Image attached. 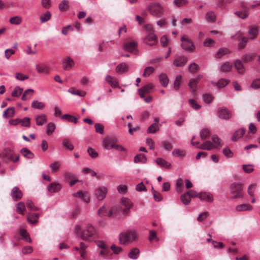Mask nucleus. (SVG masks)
Returning a JSON list of instances; mask_svg holds the SVG:
<instances>
[{
  "label": "nucleus",
  "instance_id": "obj_1",
  "mask_svg": "<svg viewBox=\"0 0 260 260\" xmlns=\"http://www.w3.org/2000/svg\"><path fill=\"white\" fill-rule=\"evenodd\" d=\"M75 231L83 240L88 241H91L94 238L96 233L94 228L90 224L87 225L82 231L80 226L77 225Z\"/></svg>",
  "mask_w": 260,
  "mask_h": 260
},
{
  "label": "nucleus",
  "instance_id": "obj_2",
  "mask_svg": "<svg viewBox=\"0 0 260 260\" xmlns=\"http://www.w3.org/2000/svg\"><path fill=\"white\" fill-rule=\"evenodd\" d=\"M138 238V235L135 231L129 230L121 233L119 239L120 243L126 245L129 243L133 242Z\"/></svg>",
  "mask_w": 260,
  "mask_h": 260
},
{
  "label": "nucleus",
  "instance_id": "obj_3",
  "mask_svg": "<svg viewBox=\"0 0 260 260\" xmlns=\"http://www.w3.org/2000/svg\"><path fill=\"white\" fill-rule=\"evenodd\" d=\"M103 146L106 149H115L119 151H125V148L121 145L116 144L115 142V139L111 137L106 138L103 142Z\"/></svg>",
  "mask_w": 260,
  "mask_h": 260
},
{
  "label": "nucleus",
  "instance_id": "obj_4",
  "mask_svg": "<svg viewBox=\"0 0 260 260\" xmlns=\"http://www.w3.org/2000/svg\"><path fill=\"white\" fill-rule=\"evenodd\" d=\"M147 10L152 15L157 17H160L164 14V8L159 3L150 4Z\"/></svg>",
  "mask_w": 260,
  "mask_h": 260
},
{
  "label": "nucleus",
  "instance_id": "obj_5",
  "mask_svg": "<svg viewBox=\"0 0 260 260\" xmlns=\"http://www.w3.org/2000/svg\"><path fill=\"white\" fill-rule=\"evenodd\" d=\"M19 155L15 154L14 150L10 148H5L3 152V159L4 161L7 160L16 162L18 161Z\"/></svg>",
  "mask_w": 260,
  "mask_h": 260
},
{
  "label": "nucleus",
  "instance_id": "obj_6",
  "mask_svg": "<svg viewBox=\"0 0 260 260\" xmlns=\"http://www.w3.org/2000/svg\"><path fill=\"white\" fill-rule=\"evenodd\" d=\"M242 184L239 183H233L231 185V193L233 194L232 196L233 199L241 198L243 197Z\"/></svg>",
  "mask_w": 260,
  "mask_h": 260
},
{
  "label": "nucleus",
  "instance_id": "obj_7",
  "mask_svg": "<svg viewBox=\"0 0 260 260\" xmlns=\"http://www.w3.org/2000/svg\"><path fill=\"white\" fill-rule=\"evenodd\" d=\"M119 211V208L115 206L108 210L105 206H102L98 211V214L101 217H111L113 214H115Z\"/></svg>",
  "mask_w": 260,
  "mask_h": 260
},
{
  "label": "nucleus",
  "instance_id": "obj_8",
  "mask_svg": "<svg viewBox=\"0 0 260 260\" xmlns=\"http://www.w3.org/2000/svg\"><path fill=\"white\" fill-rule=\"evenodd\" d=\"M96 245L101 248L100 255L105 258H107L109 256L111 255L110 249L103 241H98L96 242Z\"/></svg>",
  "mask_w": 260,
  "mask_h": 260
},
{
  "label": "nucleus",
  "instance_id": "obj_9",
  "mask_svg": "<svg viewBox=\"0 0 260 260\" xmlns=\"http://www.w3.org/2000/svg\"><path fill=\"white\" fill-rule=\"evenodd\" d=\"M181 41L182 42L181 46L185 50L193 51L194 49V46L191 41L188 40L185 36H183Z\"/></svg>",
  "mask_w": 260,
  "mask_h": 260
},
{
  "label": "nucleus",
  "instance_id": "obj_10",
  "mask_svg": "<svg viewBox=\"0 0 260 260\" xmlns=\"http://www.w3.org/2000/svg\"><path fill=\"white\" fill-rule=\"evenodd\" d=\"M107 188L105 186L98 187L94 192L95 196L99 201L103 200L106 196Z\"/></svg>",
  "mask_w": 260,
  "mask_h": 260
},
{
  "label": "nucleus",
  "instance_id": "obj_11",
  "mask_svg": "<svg viewBox=\"0 0 260 260\" xmlns=\"http://www.w3.org/2000/svg\"><path fill=\"white\" fill-rule=\"evenodd\" d=\"M121 205L125 207V209L123 210V213L125 215H127L129 210L132 207L133 203L129 199L126 198H122L121 200Z\"/></svg>",
  "mask_w": 260,
  "mask_h": 260
},
{
  "label": "nucleus",
  "instance_id": "obj_12",
  "mask_svg": "<svg viewBox=\"0 0 260 260\" xmlns=\"http://www.w3.org/2000/svg\"><path fill=\"white\" fill-rule=\"evenodd\" d=\"M218 115L222 119L228 120L231 117V112L225 108H220L218 110Z\"/></svg>",
  "mask_w": 260,
  "mask_h": 260
},
{
  "label": "nucleus",
  "instance_id": "obj_13",
  "mask_svg": "<svg viewBox=\"0 0 260 260\" xmlns=\"http://www.w3.org/2000/svg\"><path fill=\"white\" fill-rule=\"evenodd\" d=\"M144 41L146 44L153 46L157 43V40L155 35L154 33H151L148 34V35L144 38Z\"/></svg>",
  "mask_w": 260,
  "mask_h": 260
},
{
  "label": "nucleus",
  "instance_id": "obj_14",
  "mask_svg": "<svg viewBox=\"0 0 260 260\" xmlns=\"http://www.w3.org/2000/svg\"><path fill=\"white\" fill-rule=\"evenodd\" d=\"M137 48V43L135 41L127 42L123 45L124 49L129 52H134Z\"/></svg>",
  "mask_w": 260,
  "mask_h": 260
},
{
  "label": "nucleus",
  "instance_id": "obj_15",
  "mask_svg": "<svg viewBox=\"0 0 260 260\" xmlns=\"http://www.w3.org/2000/svg\"><path fill=\"white\" fill-rule=\"evenodd\" d=\"M36 69L37 71L40 74H48L50 72L49 66L44 63L37 64Z\"/></svg>",
  "mask_w": 260,
  "mask_h": 260
},
{
  "label": "nucleus",
  "instance_id": "obj_16",
  "mask_svg": "<svg viewBox=\"0 0 260 260\" xmlns=\"http://www.w3.org/2000/svg\"><path fill=\"white\" fill-rule=\"evenodd\" d=\"M235 37L237 40L241 41L238 44V49L241 50L244 48L248 41V39L243 37L242 34L240 32L237 33Z\"/></svg>",
  "mask_w": 260,
  "mask_h": 260
},
{
  "label": "nucleus",
  "instance_id": "obj_17",
  "mask_svg": "<svg viewBox=\"0 0 260 260\" xmlns=\"http://www.w3.org/2000/svg\"><path fill=\"white\" fill-rule=\"evenodd\" d=\"M11 195L15 201L20 200L23 196L22 191L17 187H15L12 189Z\"/></svg>",
  "mask_w": 260,
  "mask_h": 260
},
{
  "label": "nucleus",
  "instance_id": "obj_18",
  "mask_svg": "<svg viewBox=\"0 0 260 260\" xmlns=\"http://www.w3.org/2000/svg\"><path fill=\"white\" fill-rule=\"evenodd\" d=\"M153 85L151 83L144 86L143 87L139 89V94L141 98H144V95L150 92L151 89L153 88Z\"/></svg>",
  "mask_w": 260,
  "mask_h": 260
},
{
  "label": "nucleus",
  "instance_id": "obj_19",
  "mask_svg": "<svg viewBox=\"0 0 260 260\" xmlns=\"http://www.w3.org/2000/svg\"><path fill=\"white\" fill-rule=\"evenodd\" d=\"M73 196L75 197L82 199V200L86 203H88L90 202V197L88 193H83L81 190H79L77 192L73 193Z\"/></svg>",
  "mask_w": 260,
  "mask_h": 260
},
{
  "label": "nucleus",
  "instance_id": "obj_20",
  "mask_svg": "<svg viewBox=\"0 0 260 260\" xmlns=\"http://www.w3.org/2000/svg\"><path fill=\"white\" fill-rule=\"evenodd\" d=\"M74 65V60L69 56H68L63 60V69L66 70H70Z\"/></svg>",
  "mask_w": 260,
  "mask_h": 260
},
{
  "label": "nucleus",
  "instance_id": "obj_21",
  "mask_svg": "<svg viewBox=\"0 0 260 260\" xmlns=\"http://www.w3.org/2000/svg\"><path fill=\"white\" fill-rule=\"evenodd\" d=\"M199 198L203 201H205L210 203L213 201V196L207 192H201L199 193Z\"/></svg>",
  "mask_w": 260,
  "mask_h": 260
},
{
  "label": "nucleus",
  "instance_id": "obj_22",
  "mask_svg": "<svg viewBox=\"0 0 260 260\" xmlns=\"http://www.w3.org/2000/svg\"><path fill=\"white\" fill-rule=\"evenodd\" d=\"M187 58L184 56L177 57L173 62V64L176 67H182L184 66L187 62Z\"/></svg>",
  "mask_w": 260,
  "mask_h": 260
},
{
  "label": "nucleus",
  "instance_id": "obj_23",
  "mask_svg": "<svg viewBox=\"0 0 260 260\" xmlns=\"http://www.w3.org/2000/svg\"><path fill=\"white\" fill-rule=\"evenodd\" d=\"M87 246L83 242H81L80 244V247H75V249L79 251L81 257L83 259H85L86 258V248H87Z\"/></svg>",
  "mask_w": 260,
  "mask_h": 260
},
{
  "label": "nucleus",
  "instance_id": "obj_24",
  "mask_svg": "<svg viewBox=\"0 0 260 260\" xmlns=\"http://www.w3.org/2000/svg\"><path fill=\"white\" fill-rule=\"evenodd\" d=\"M252 209V207L250 204H243L237 205L236 207V210L237 212H243L247 211H251Z\"/></svg>",
  "mask_w": 260,
  "mask_h": 260
},
{
  "label": "nucleus",
  "instance_id": "obj_25",
  "mask_svg": "<svg viewBox=\"0 0 260 260\" xmlns=\"http://www.w3.org/2000/svg\"><path fill=\"white\" fill-rule=\"evenodd\" d=\"M198 148L202 150H210L213 148H216L217 146H214L213 144L209 141H206L205 142L200 145Z\"/></svg>",
  "mask_w": 260,
  "mask_h": 260
},
{
  "label": "nucleus",
  "instance_id": "obj_26",
  "mask_svg": "<svg viewBox=\"0 0 260 260\" xmlns=\"http://www.w3.org/2000/svg\"><path fill=\"white\" fill-rule=\"evenodd\" d=\"M201 78V76L199 75L197 79H190L189 83L188 84V86H189V88H190L191 92H194L196 91L197 84L199 82Z\"/></svg>",
  "mask_w": 260,
  "mask_h": 260
},
{
  "label": "nucleus",
  "instance_id": "obj_27",
  "mask_svg": "<svg viewBox=\"0 0 260 260\" xmlns=\"http://www.w3.org/2000/svg\"><path fill=\"white\" fill-rule=\"evenodd\" d=\"M128 66L125 62L119 64L116 68V72L118 74H122L128 71Z\"/></svg>",
  "mask_w": 260,
  "mask_h": 260
},
{
  "label": "nucleus",
  "instance_id": "obj_28",
  "mask_svg": "<svg viewBox=\"0 0 260 260\" xmlns=\"http://www.w3.org/2000/svg\"><path fill=\"white\" fill-rule=\"evenodd\" d=\"M106 81L111 85L113 88L118 87V82L116 78L112 77L110 75H107L106 77Z\"/></svg>",
  "mask_w": 260,
  "mask_h": 260
},
{
  "label": "nucleus",
  "instance_id": "obj_29",
  "mask_svg": "<svg viewBox=\"0 0 260 260\" xmlns=\"http://www.w3.org/2000/svg\"><path fill=\"white\" fill-rule=\"evenodd\" d=\"M234 66L239 74H242L244 73L245 68L241 61L240 60H236L234 62Z\"/></svg>",
  "mask_w": 260,
  "mask_h": 260
},
{
  "label": "nucleus",
  "instance_id": "obj_30",
  "mask_svg": "<svg viewBox=\"0 0 260 260\" xmlns=\"http://www.w3.org/2000/svg\"><path fill=\"white\" fill-rule=\"evenodd\" d=\"M156 164L161 167L166 169H169L171 167V164L161 158H157L155 160Z\"/></svg>",
  "mask_w": 260,
  "mask_h": 260
},
{
  "label": "nucleus",
  "instance_id": "obj_31",
  "mask_svg": "<svg viewBox=\"0 0 260 260\" xmlns=\"http://www.w3.org/2000/svg\"><path fill=\"white\" fill-rule=\"evenodd\" d=\"M36 120L37 125H42L47 122V116L44 114L38 115L36 117Z\"/></svg>",
  "mask_w": 260,
  "mask_h": 260
},
{
  "label": "nucleus",
  "instance_id": "obj_32",
  "mask_svg": "<svg viewBox=\"0 0 260 260\" xmlns=\"http://www.w3.org/2000/svg\"><path fill=\"white\" fill-rule=\"evenodd\" d=\"M61 189V185L58 183H52L48 187V190L50 192H56Z\"/></svg>",
  "mask_w": 260,
  "mask_h": 260
},
{
  "label": "nucleus",
  "instance_id": "obj_33",
  "mask_svg": "<svg viewBox=\"0 0 260 260\" xmlns=\"http://www.w3.org/2000/svg\"><path fill=\"white\" fill-rule=\"evenodd\" d=\"M34 90L32 89H28L24 91L21 97L22 101H26L30 99L33 95Z\"/></svg>",
  "mask_w": 260,
  "mask_h": 260
},
{
  "label": "nucleus",
  "instance_id": "obj_34",
  "mask_svg": "<svg viewBox=\"0 0 260 260\" xmlns=\"http://www.w3.org/2000/svg\"><path fill=\"white\" fill-rule=\"evenodd\" d=\"M140 251L137 248H133L129 252L128 254V257L131 259H137L139 255Z\"/></svg>",
  "mask_w": 260,
  "mask_h": 260
},
{
  "label": "nucleus",
  "instance_id": "obj_35",
  "mask_svg": "<svg viewBox=\"0 0 260 260\" xmlns=\"http://www.w3.org/2000/svg\"><path fill=\"white\" fill-rule=\"evenodd\" d=\"M39 215L36 213H29L27 214V221L30 223H36L37 222Z\"/></svg>",
  "mask_w": 260,
  "mask_h": 260
},
{
  "label": "nucleus",
  "instance_id": "obj_36",
  "mask_svg": "<svg viewBox=\"0 0 260 260\" xmlns=\"http://www.w3.org/2000/svg\"><path fill=\"white\" fill-rule=\"evenodd\" d=\"M180 199L184 205L188 204L191 200V198L189 196V192L187 191L184 194H182L180 197Z\"/></svg>",
  "mask_w": 260,
  "mask_h": 260
},
{
  "label": "nucleus",
  "instance_id": "obj_37",
  "mask_svg": "<svg viewBox=\"0 0 260 260\" xmlns=\"http://www.w3.org/2000/svg\"><path fill=\"white\" fill-rule=\"evenodd\" d=\"M15 113V109L13 107L8 108L3 113V117L8 118L12 117Z\"/></svg>",
  "mask_w": 260,
  "mask_h": 260
},
{
  "label": "nucleus",
  "instance_id": "obj_38",
  "mask_svg": "<svg viewBox=\"0 0 260 260\" xmlns=\"http://www.w3.org/2000/svg\"><path fill=\"white\" fill-rule=\"evenodd\" d=\"M146 160L147 158L144 154H139L135 156L134 161L135 163H145Z\"/></svg>",
  "mask_w": 260,
  "mask_h": 260
},
{
  "label": "nucleus",
  "instance_id": "obj_39",
  "mask_svg": "<svg viewBox=\"0 0 260 260\" xmlns=\"http://www.w3.org/2000/svg\"><path fill=\"white\" fill-rule=\"evenodd\" d=\"M21 153L27 158H32L34 154L27 148H23L21 150Z\"/></svg>",
  "mask_w": 260,
  "mask_h": 260
},
{
  "label": "nucleus",
  "instance_id": "obj_40",
  "mask_svg": "<svg viewBox=\"0 0 260 260\" xmlns=\"http://www.w3.org/2000/svg\"><path fill=\"white\" fill-rule=\"evenodd\" d=\"M245 133V130L243 129H240L237 131L234 134L232 138V140L233 141H236L238 139L242 137Z\"/></svg>",
  "mask_w": 260,
  "mask_h": 260
},
{
  "label": "nucleus",
  "instance_id": "obj_41",
  "mask_svg": "<svg viewBox=\"0 0 260 260\" xmlns=\"http://www.w3.org/2000/svg\"><path fill=\"white\" fill-rule=\"evenodd\" d=\"M25 210V206L23 202H19L16 205V212L20 214L23 215Z\"/></svg>",
  "mask_w": 260,
  "mask_h": 260
},
{
  "label": "nucleus",
  "instance_id": "obj_42",
  "mask_svg": "<svg viewBox=\"0 0 260 260\" xmlns=\"http://www.w3.org/2000/svg\"><path fill=\"white\" fill-rule=\"evenodd\" d=\"M31 107L34 109L42 110L45 107V104L38 101H34L32 102Z\"/></svg>",
  "mask_w": 260,
  "mask_h": 260
},
{
  "label": "nucleus",
  "instance_id": "obj_43",
  "mask_svg": "<svg viewBox=\"0 0 260 260\" xmlns=\"http://www.w3.org/2000/svg\"><path fill=\"white\" fill-rule=\"evenodd\" d=\"M159 81L161 83V84L164 86L166 87L167 86L168 82H169V79L165 74H161L159 76Z\"/></svg>",
  "mask_w": 260,
  "mask_h": 260
},
{
  "label": "nucleus",
  "instance_id": "obj_44",
  "mask_svg": "<svg viewBox=\"0 0 260 260\" xmlns=\"http://www.w3.org/2000/svg\"><path fill=\"white\" fill-rule=\"evenodd\" d=\"M23 91L22 88L20 86H16L12 92V96L13 97H19L22 93Z\"/></svg>",
  "mask_w": 260,
  "mask_h": 260
},
{
  "label": "nucleus",
  "instance_id": "obj_45",
  "mask_svg": "<svg viewBox=\"0 0 260 260\" xmlns=\"http://www.w3.org/2000/svg\"><path fill=\"white\" fill-rule=\"evenodd\" d=\"M56 128L55 124L53 122H49L47 125L46 133L47 135H51L55 131Z\"/></svg>",
  "mask_w": 260,
  "mask_h": 260
},
{
  "label": "nucleus",
  "instance_id": "obj_46",
  "mask_svg": "<svg viewBox=\"0 0 260 260\" xmlns=\"http://www.w3.org/2000/svg\"><path fill=\"white\" fill-rule=\"evenodd\" d=\"M69 1L63 0L59 5V9L61 11H66L69 8Z\"/></svg>",
  "mask_w": 260,
  "mask_h": 260
},
{
  "label": "nucleus",
  "instance_id": "obj_47",
  "mask_svg": "<svg viewBox=\"0 0 260 260\" xmlns=\"http://www.w3.org/2000/svg\"><path fill=\"white\" fill-rule=\"evenodd\" d=\"M20 235L22 238L26 242L30 243L31 242V239L28 236L27 231L23 229H21L20 231Z\"/></svg>",
  "mask_w": 260,
  "mask_h": 260
},
{
  "label": "nucleus",
  "instance_id": "obj_48",
  "mask_svg": "<svg viewBox=\"0 0 260 260\" xmlns=\"http://www.w3.org/2000/svg\"><path fill=\"white\" fill-rule=\"evenodd\" d=\"M182 82V76L181 75H178L174 81V88L176 90H178L179 89L180 85Z\"/></svg>",
  "mask_w": 260,
  "mask_h": 260
},
{
  "label": "nucleus",
  "instance_id": "obj_49",
  "mask_svg": "<svg viewBox=\"0 0 260 260\" xmlns=\"http://www.w3.org/2000/svg\"><path fill=\"white\" fill-rule=\"evenodd\" d=\"M154 68L152 67H146L144 71V73L143 74V76L145 77H147L149 76L151 74H152L154 72Z\"/></svg>",
  "mask_w": 260,
  "mask_h": 260
},
{
  "label": "nucleus",
  "instance_id": "obj_50",
  "mask_svg": "<svg viewBox=\"0 0 260 260\" xmlns=\"http://www.w3.org/2000/svg\"><path fill=\"white\" fill-rule=\"evenodd\" d=\"M232 68V65L229 62L224 63L221 67V71L223 72H230Z\"/></svg>",
  "mask_w": 260,
  "mask_h": 260
},
{
  "label": "nucleus",
  "instance_id": "obj_51",
  "mask_svg": "<svg viewBox=\"0 0 260 260\" xmlns=\"http://www.w3.org/2000/svg\"><path fill=\"white\" fill-rule=\"evenodd\" d=\"M210 131L208 128H204L200 132V137L202 140H204L208 138L210 136Z\"/></svg>",
  "mask_w": 260,
  "mask_h": 260
},
{
  "label": "nucleus",
  "instance_id": "obj_52",
  "mask_svg": "<svg viewBox=\"0 0 260 260\" xmlns=\"http://www.w3.org/2000/svg\"><path fill=\"white\" fill-rule=\"evenodd\" d=\"M185 151L183 150L175 149L172 152V155L175 157H183L185 155Z\"/></svg>",
  "mask_w": 260,
  "mask_h": 260
},
{
  "label": "nucleus",
  "instance_id": "obj_53",
  "mask_svg": "<svg viewBox=\"0 0 260 260\" xmlns=\"http://www.w3.org/2000/svg\"><path fill=\"white\" fill-rule=\"evenodd\" d=\"M51 15L50 12L47 11L45 13L40 16V21L42 22L48 21L51 18Z\"/></svg>",
  "mask_w": 260,
  "mask_h": 260
},
{
  "label": "nucleus",
  "instance_id": "obj_54",
  "mask_svg": "<svg viewBox=\"0 0 260 260\" xmlns=\"http://www.w3.org/2000/svg\"><path fill=\"white\" fill-rule=\"evenodd\" d=\"M10 22L12 24L18 25L22 22V19L19 16H14L10 19Z\"/></svg>",
  "mask_w": 260,
  "mask_h": 260
},
{
  "label": "nucleus",
  "instance_id": "obj_55",
  "mask_svg": "<svg viewBox=\"0 0 260 260\" xmlns=\"http://www.w3.org/2000/svg\"><path fill=\"white\" fill-rule=\"evenodd\" d=\"M206 18L208 21L213 22L215 20V15L212 11H210L207 13Z\"/></svg>",
  "mask_w": 260,
  "mask_h": 260
},
{
  "label": "nucleus",
  "instance_id": "obj_56",
  "mask_svg": "<svg viewBox=\"0 0 260 260\" xmlns=\"http://www.w3.org/2000/svg\"><path fill=\"white\" fill-rule=\"evenodd\" d=\"M158 129V124L154 123L152 124L148 128L147 133H154L156 132Z\"/></svg>",
  "mask_w": 260,
  "mask_h": 260
},
{
  "label": "nucleus",
  "instance_id": "obj_57",
  "mask_svg": "<svg viewBox=\"0 0 260 260\" xmlns=\"http://www.w3.org/2000/svg\"><path fill=\"white\" fill-rule=\"evenodd\" d=\"M199 70V67L195 63H192L188 68L189 72L191 73H195Z\"/></svg>",
  "mask_w": 260,
  "mask_h": 260
},
{
  "label": "nucleus",
  "instance_id": "obj_58",
  "mask_svg": "<svg viewBox=\"0 0 260 260\" xmlns=\"http://www.w3.org/2000/svg\"><path fill=\"white\" fill-rule=\"evenodd\" d=\"M254 54H247L243 56L242 60L245 63H247L254 59Z\"/></svg>",
  "mask_w": 260,
  "mask_h": 260
},
{
  "label": "nucleus",
  "instance_id": "obj_59",
  "mask_svg": "<svg viewBox=\"0 0 260 260\" xmlns=\"http://www.w3.org/2000/svg\"><path fill=\"white\" fill-rule=\"evenodd\" d=\"M69 92L73 94L78 95L80 96H84L86 95V92L84 91H81L78 90H75L74 89H70Z\"/></svg>",
  "mask_w": 260,
  "mask_h": 260
},
{
  "label": "nucleus",
  "instance_id": "obj_60",
  "mask_svg": "<svg viewBox=\"0 0 260 260\" xmlns=\"http://www.w3.org/2000/svg\"><path fill=\"white\" fill-rule=\"evenodd\" d=\"M229 80L224 79H221L217 83H215V84L218 86L219 88H221L225 86L229 83Z\"/></svg>",
  "mask_w": 260,
  "mask_h": 260
},
{
  "label": "nucleus",
  "instance_id": "obj_61",
  "mask_svg": "<svg viewBox=\"0 0 260 260\" xmlns=\"http://www.w3.org/2000/svg\"><path fill=\"white\" fill-rule=\"evenodd\" d=\"M60 166V162L58 161H55L54 163L50 164V168H51L52 172L54 173L58 170Z\"/></svg>",
  "mask_w": 260,
  "mask_h": 260
},
{
  "label": "nucleus",
  "instance_id": "obj_62",
  "mask_svg": "<svg viewBox=\"0 0 260 260\" xmlns=\"http://www.w3.org/2000/svg\"><path fill=\"white\" fill-rule=\"evenodd\" d=\"M162 145L165 149L167 151H171L173 148L172 144L168 141H162Z\"/></svg>",
  "mask_w": 260,
  "mask_h": 260
},
{
  "label": "nucleus",
  "instance_id": "obj_63",
  "mask_svg": "<svg viewBox=\"0 0 260 260\" xmlns=\"http://www.w3.org/2000/svg\"><path fill=\"white\" fill-rule=\"evenodd\" d=\"M257 29L256 27H251L249 30V35L252 36L250 38L253 39L255 38L257 35Z\"/></svg>",
  "mask_w": 260,
  "mask_h": 260
},
{
  "label": "nucleus",
  "instance_id": "obj_64",
  "mask_svg": "<svg viewBox=\"0 0 260 260\" xmlns=\"http://www.w3.org/2000/svg\"><path fill=\"white\" fill-rule=\"evenodd\" d=\"M229 51L225 48H221L217 52L216 54V58H221L223 55L227 54Z\"/></svg>",
  "mask_w": 260,
  "mask_h": 260
}]
</instances>
